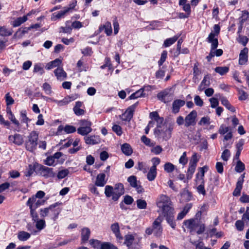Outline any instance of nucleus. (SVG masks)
Returning <instances> with one entry per match:
<instances>
[{"label": "nucleus", "instance_id": "nucleus-49", "mask_svg": "<svg viewBox=\"0 0 249 249\" xmlns=\"http://www.w3.org/2000/svg\"><path fill=\"white\" fill-rule=\"evenodd\" d=\"M36 224V227L39 231H41L46 226V223L44 220L43 219H37L35 221Z\"/></svg>", "mask_w": 249, "mask_h": 249}, {"label": "nucleus", "instance_id": "nucleus-17", "mask_svg": "<svg viewBox=\"0 0 249 249\" xmlns=\"http://www.w3.org/2000/svg\"><path fill=\"white\" fill-rule=\"evenodd\" d=\"M8 139L11 142L16 145H20L23 143V138L22 136L19 134H16L14 135H10Z\"/></svg>", "mask_w": 249, "mask_h": 249}, {"label": "nucleus", "instance_id": "nucleus-8", "mask_svg": "<svg viewBox=\"0 0 249 249\" xmlns=\"http://www.w3.org/2000/svg\"><path fill=\"white\" fill-rule=\"evenodd\" d=\"M81 126L77 129V133L83 136L91 132V123L88 120H82L80 122Z\"/></svg>", "mask_w": 249, "mask_h": 249}, {"label": "nucleus", "instance_id": "nucleus-40", "mask_svg": "<svg viewBox=\"0 0 249 249\" xmlns=\"http://www.w3.org/2000/svg\"><path fill=\"white\" fill-rule=\"evenodd\" d=\"M27 19L28 18L27 16H24L22 17L18 18L13 21L12 25L14 27H18L21 24L26 21Z\"/></svg>", "mask_w": 249, "mask_h": 249}, {"label": "nucleus", "instance_id": "nucleus-51", "mask_svg": "<svg viewBox=\"0 0 249 249\" xmlns=\"http://www.w3.org/2000/svg\"><path fill=\"white\" fill-rule=\"evenodd\" d=\"M141 141L142 142H143L146 145L148 146L149 147H153L155 145V143L152 142L151 140L148 138L146 137L145 136L143 135L141 137Z\"/></svg>", "mask_w": 249, "mask_h": 249}, {"label": "nucleus", "instance_id": "nucleus-48", "mask_svg": "<svg viewBox=\"0 0 249 249\" xmlns=\"http://www.w3.org/2000/svg\"><path fill=\"white\" fill-rule=\"evenodd\" d=\"M35 171V165L29 164L27 167L26 171L24 172L25 176L26 177L31 176Z\"/></svg>", "mask_w": 249, "mask_h": 249}, {"label": "nucleus", "instance_id": "nucleus-10", "mask_svg": "<svg viewBox=\"0 0 249 249\" xmlns=\"http://www.w3.org/2000/svg\"><path fill=\"white\" fill-rule=\"evenodd\" d=\"M127 181L130 185L134 188L139 194H141L144 192V189L141 185L140 181L137 180V177L135 176H131L127 178Z\"/></svg>", "mask_w": 249, "mask_h": 249}, {"label": "nucleus", "instance_id": "nucleus-46", "mask_svg": "<svg viewBox=\"0 0 249 249\" xmlns=\"http://www.w3.org/2000/svg\"><path fill=\"white\" fill-rule=\"evenodd\" d=\"M136 168L137 169L142 171L143 173H146L147 171L148 167L146 164L144 162L139 161Z\"/></svg>", "mask_w": 249, "mask_h": 249}, {"label": "nucleus", "instance_id": "nucleus-35", "mask_svg": "<svg viewBox=\"0 0 249 249\" xmlns=\"http://www.w3.org/2000/svg\"><path fill=\"white\" fill-rule=\"evenodd\" d=\"M187 0H179V5L182 6L183 10L188 14H191V7L189 3H187Z\"/></svg>", "mask_w": 249, "mask_h": 249}, {"label": "nucleus", "instance_id": "nucleus-20", "mask_svg": "<svg viewBox=\"0 0 249 249\" xmlns=\"http://www.w3.org/2000/svg\"><path fill=\"white\" fill-rule=\"evenodd\" d=\"M110 228L111 231L115 235L117 239L119 241H122L123 237L121 234L119 224L118 223H114L111 225Z\"/></svg>", "mask_w": 249, "mask_h": 249}, {"label": "nucleus", "instance_id": "nucleus-13", "mask_svg": "<svg viewBox=\"0 0 249 249\" xmlns=\"http://www.w3.org/2000/svg\"><path fill=\"white\" fill-rule=\"evenodd\" d=\"M39 171L40 175L45 178H53L55 176L53 168L43 165H40Z\"/></svg>", "mask_w": 249, "mask_h": 249}, {"label": "nucleus", "instance_id": "nucleus-56", "mask_svg": "<svg viewBox=\"0 0 249 249\" xmlns=\"http://www.w3.org/2000/svg\"><path fill=\"white\" fill-rule=\"evenodd\" d=\"M188 162L186 152H184L179 159V163L185 166Z\"/></svg>", "mask_w": 249, "mask_h": 249}, {"label": "nucleus", "instance_id": "nucleus-3", "mask_svg": "<svg viewBox=\"0 0 249 249\" xmlns=\"http://www.w3.org/2000/svg\"><path fill=\"white\" fill-rule=\"evenodd\" d=\"M157 204L158 207L162 209V213L174 210L170 198L166 195H160L157 201Z\"/></svg>", "mask_w": 249, "mask_h": 249}, {"label": "nucleus", "instance_id": "nucleus-19", "mask_svg": "<svg viewBox=\"0 0 249 249\" xmlns=\"http://www.w3.org/2000/svg\"><path fill=\"white\" fill-rule=\"evenodd\" d=\"M185 104L184 100L177 99L175 100L172 104V111L174 113H177L179 112V109L183 107Z\"/></svg>", "mask_w": 249, "mask_h": 249}, {"label": "nucleus", "instance_id": "nucleus-6", "mask_svg": "<svg viewBox=\"0 0 249 249\" xmlns=\"http://www.w3.org/2000/svg\"><path fill=\"white\" fill-rule=\"evenodd\" d=\"M174 129V125L172 124H167L160 129H159V135L163 140L168 141L172 136V132Z\"/></svg>", "mask_w": 249, "mask_h": 249}, {"label": "nucleus", "instance_id": "nucleus-61", "mask_svg": "<svg viewBox=\"0 0 249 249\" xmlns=\"http://www.w3.org/2000/svg\"><path fill=\"white\" fill-rule=\"evenodd\" d=\"M64 130L66 133H71L76 131V128L72 125H66L64 128Z\"/></svg>", "mask_w": 249, "mask_h": 249}, {"label": "nucleus", "instance_id": "nucleus-47", "mask_svg": "<svg viewBox=\"0 0 249 249\" xmlns=\"http://www.w3.org/2000/svg\"><path fill=\"white\" fill-rule=\"evenodd\" d=\"M196 184H198V186L197 187V190L199 194H201L203 195H205L206 194V191L204 189V181L202 183L201 181H196Z\"/></svg>", "mask_w": 249, "mask_h": 249}, {"label": "nucleus", "instance_id": "nucleus-44", "mask_svg": "<svg viewBox=\"0 0 249 249\" xmlns=\"http://www.w3.org/2000/svg\"><path fill=\"white\" fill-rule=\"evenodd\" d=\"M215 71L221 75L226 74L229 71L228 67H217L215 68Z\"/></svg>", "mask_w": 249, "mask_h": 249}, {"label": "nucleus", "instance_id": "nucleus-57", "mask_svg": "<svg viewBox=\"0 0 249 249\" xmlns=\"http://www.w3.org/2000/svg\"><path fill=\"white\" fill-rule=\"evenodd\" d=\"M238 99L239 100H245L248 98V95L244 90L238 89Z\"/></svg>", "mask_w": 249, "mask_h": 249}, {"label": "nucleus", "instance_id": "nucleus-25", "mask_svg": "<svg viewBox=\"0 0 249 249\" xmlns=\"http://www.w3.org/2000/svg\"><path fill=\"white\" fill-rule=\"evenodd\" d=\"M85 142L88 144H96L100 142V140L98 136H89L84 138Z\"/></svg>", "mask_w": 249, "mask_h": 249}, {"label": "nucleus", "instance_id": "nucleus-38", "mask_svg": "<svg viewBox=\"0 0 249 249\" xmlns=\"http://www.w3.org/2000/svg\"><path fill=\"white\" fill-rule=\"evenodd\" d=\"M144 89L141 88V89L138 90L132 94L129 97V100L135 99L139 97L144 96Z\"/></svg>", "mask_w": 249, "mask_h": 249}, {"label": "nucleus", "instance_id": "nucleus-62", "mask_svg": "<svg viewBox=\"0 0 249 249\" xmlns=\"http://www.w3.org/2000/svg\"><path fill=\"white\" fill-rule=\"evenodd\" d=\"M167 55V52L166 51L162 52L160 60L158 61V64L160 66H161L165 62Z\"/></svg>", "mask_w": 249, "mask_h": 249}, {"label": "nucleus", "instance_id": "nucleus-9", "mask_svg": "<svg viewBox=\"0 0 249 249\" xmlns=\"http://www.w3.org/2000/svg\"><path fill=\"white\" fill-rule=\"evenodd\" d=\"M162 220V218L160 216H159L153 223V233L157 237H160L162 232V228L161 225Z\"/></svg>", "mask_w": 249, "mask_h": 249}, {"label": "nucleus", "instance_id": "nucleus-22", "mask_svg": "<svg viewBox=\"0 0 249 249\" xmlns=\"http://www.w3.org/2000/svg\"><path fill=\"white\" fill-rule=\"evenodd\" d=\"M105 30V33L107 36H110L112 33V29L111 27V23L109 21H107L104 25H101L99 28V32L101 33L103 30Z\"/></svg>", "mask_w": 249, "mask_h": 249}, {"label": "nucleus", "instance_id": "nucleus-42", "mask_svg": "<svg viewBox=\"0 0 249 249\" xmlns=\"http://www.w3.org/2000/svg\"><path fill=\"white\" fill-rule=\"evenodd\" d=\"M157 169L150 168L147 175V179L150 181L154 180L157 176Z\"/></svg>", "mask_w": 249, "mask_h": 249}, {"label": "nucleus", "instance_id": "nucleus-52", "mask_svg": "<svg viewBox=\"0 0 249 249\" xmlns=\"http://www.w3.org/2000/svg\"><path fill=\"white\" fill-rule=\"evenodd\" d=\"M175 165L171 162H166L164 165V169L167 173H171L175 169Z\"/></svg>", "mask_w": 249, "mask_h": 249}, {"label": "nucleus", "instance_id": "nucleus-26", "mask_svg": "<svg viewBox=\"0 0 249 249\" xmlns=\"http://www.w3.org/2000/svg\"><path fill=\"white\" fill-rule=\"evenodd\" d=\"M210 85V76L209 75H205L202 81L201 82L200 84L198 87V90L199 91H202L204 90L207 87Z\"/></svg>", "mask_w": 249, "mask_h": 249}, {"label": "nucleus", "instance_id": "nucleus-2", "mask_svg": "<svg viewBox=\"0 0 249 249\" xmlns=\"http://www.w3.org/2000/svg\"><path fill=\"white\" fill-rule=\"evenodd\" d=\"M142 237L136 233H128L124 237V244L129 249H138L140 246Z\"/></svg>", "mask_w": 249, "mask_h": 249}, {"label": "nucleus", "instance_id": "nucleus-1", "mask_svg": "<svg viewBox=\"0 0 249 249\" xmlns=\"http://www.w3.org/2000/svg\"><path fill=\"white\" fill-rule=\"evenodd\" d=\"M59 204L58 202H56L47 208L41 209L40 210V216L42 217L48 216L53 221H55L62 211V209L58 207Z\"/></svg>", "mask_w": 249, "mask_h": 249}, {"label": "nucleus", "instance_id": "nucleus-32", "mask_svg": "<svg viewBox=\"0 0 249 249\" xmlns=\"http://www.w3.org/2000/svg\"><path fill=\"white\" fill-rule=\"evenodd\" d=\"M90 231L87 227L84 228L81 231V240L83 242L87 241L90 236Z\"/></svg>", "mask_w": 249, "mask_h": 249}, {"label": "nucleus", "instance_id": "nucleus-59", "mask_svg": "<svg viewBox=\"0 0 249 249\" xmlns=\"http://www.w3.org/2000/svg\"><path fill=\"white\" fill-rule=\"evenodd\" d=\"M242 188V184L240 183H236V188L233 192L234 196H238L240 195L241 191Z\"/></svg>", "mask_w": 249, "mask_h": 249}, {"label": "nucleus", "instance_id": "nucleus-21", "mask_svg": "<svg viewBox=\"0 0 249 249\" xmlns=\"http://www.w3.org/2000/svg\"><path fill=\"white\" fill-rule=\"evenodd\" d=\"M157 97L159 99L165 103L167 102L168 100L172 99V95L169 94L168 90H165L159 93Z\"/></svg>", "mask_w": 249, "mask_h": 249}, {"label": "nucleus", "instance_id": "nucleus-54", "mask_svg": "<svg viewBox=\"0 0 249 249\" xmlns=\"http://www.w3.org/2000/svg\"><path fill=\"white\" fill-rule=\"evenodd\" d=\"M245 169V164L240 160L237 162L235 170L237 172L241 173Z\"/></svg>", "mask_w": 249, "mask_h": 249}, {"label": "nucleus", "instance_id": "nucleus-27", "mask_svg": "<svg viewBox=\"0 0 249 249\" xmlns=\"http://www.w3.org/2000/svg\"><path fill=\"white\" fill-rule=\"evenodd\" d=\"M192 207V205L191 203L187 204L184 207L182 211L178 214L177 217V220H180L182 219L186 215V214L189 212Z\"/></svg>", "mask_w": 249, "mask_h": 249}, {"label": "nucleus", "instance_id": "nucleus-4", "mask_svg": "<svg viewBox=\"0 0 249 249\" xmlns=\"http://www.w3.org/2000/svg\"><path fill=\"white\" fill-rule=\"evenodd\" d=\"M38 134L35 131H32L28 137V140L26 142L25 145L27 150L33 152L34 151L37 145Z\"/></svg>", "mask_w": 249, "mask_h": 249}, {"label": "nucleus", "instance_id": "nucleus-14", "mask_svg": "<svg viewBox=\"0 0 249 249\" xmlns=\"http://www.w3.org/2000/svg\"><path fill=\"white\" fill-rule=\"evenodd\" d=\"M183 224L187 229L190 230V232L196 231L199 226L198 223L194 219L185 220L183 222Z\"/></svg>", "mask_w": 249, "mask_h": 249}, {"label": "nucleus", "instance_id": "nucleus-24", "mask_svg": "<svg viewBox=\"0 0 249 249\" xmlns=\"http://www.w3.org/2000/svg\"><path fill=\"white\" fill-rule=\"evenodd\" d=\"M54 73L57 79L59 80H64L67 77L66 72L61 67H58L54 71Z\"/></svg>", "mask_w": 249, "mask_h": 249}, {"label": "nucleus", "instance_id": "nucleus-18", "mask_svg": "<svg viewBox=\"0 0 249 249\" xmlns=\"http://www.w3.org/2000/svg\"><path fill=\"white\" fill-rule=\"evenodd\" d=\"M107 179L106 178L105 173H100L98 174L96 178L95 185L99 187H103L107 182Z\"/></svg>", "mask_w": 249, "mask_h": 249}, {"label": "nucleus", "instance_id": "nucleus-45", "mask_svg": "<svg viewBox=\"0 0 249 249\" xmlns=\"http://www.w3.org/2000/svg\"><path fill=\"white\" fill-rule=\"evenodd\" d=\"M69 98L65 97L62 100H57L55 99H52V101L55 103L58 106L61 107L66 106L70 103V100H68Z\"/></svg>", "mask_w": 249, "mask_h": 249}, {"label": "nucleus", "instance_id": "nucleus-28", "mask_svg": "<svg viewBox=\"0 0 249 249\" xmlns=\"http://www.w3.org/2000/svg\"><path fill=\"white\" fill-rule=\"evenodd\" d=\"M6 112L8 119L15 125L18 126L19 125V122L16 119L14 115L13 114L10 107H7Z\"/></svg>", "mask_w": 249, "mask_h": 249}, {"label": "nucleus", "instance_id": "nucleus-58", "mask_svg": "<svg viewBox=\"0 0 249 249\" xmlns=\"http://www.w3.org/2000/svg\"><path fill=\"white\" fill-rule=\"evenodd\" d=\"M69 170L67 169H63L58 172L57 177L59 179H62L66 177L69 174Z\"/></svg>", "mask_w": 249, "mask_h": 249}, {"label": "nucleus", "instance_id": "nucleus-33", "mask_svg": "<svg viewBox=\"0 0 249 249\" xmlns=\"http://www.w3.org/2000/svg\"><path fill=\"white\" fill-rule=\"evenodd\" d=\"M67 13H68V12L65 8H64L63 10L59 11L57 13H54L53 14L51 17V19L52 20H55L56 19L63 18Z\"/></svg>", "mask_w": 249, "mask_h": 249}, {"label": "nucleus", "instance_id": "nucleus-15", "mask_svg": "<svg viewBox=\"0 0 249 249\" xmlns=\"http://www.w3.org/2000/svg\"><path fill=\"white\" fill-rule=\"evenodd\" d=\"M175 212L174 211H171L170 212H168L165 213H163V214L164 217L166 218V220L167 223L170 225V226L173 228L175 229L176 228V224L174 216Z\"/></svg>", "mask_w": 249, "mask_h": 249}, {"label": "nucleus", "instance_id": "nucleus-31", "mask_svg": "<svg viewBox=\"0 0 249 249\" xmlns=\"http://www.w3.org/2000/svg\"><path fill=\"white\" fill-rule=\"evenodd\" d=\"M121 150L123 153L126 156H130L133 153V150L130 145L127 143H124L123 145H122Z\"/></svg>", "mask_w": 249, "mask_h": 249}, {"label": "nucleus", "instance_id": "nucleus-29", "mask_svg": "<svg viewBox=\"0 0 249 249\" xmlns=\"http://www.w3.org/2000/svg\"><path fill=\"white\" fill-rule=\"evenodd\" d=\"M30 30H31L30 27H25L22 29L21 28L19 29L18 31L14 35L13 38H21L24 36V35L27 33Z\"/></svg>", "mask_w": 249, "mask_h": 249}, {"label": "nucleus", "instance_id": "nucleus-34", "mask_svg": "<svg viewBox=\"0 0 249 249\" xmlns=\"http://www.w3.org/2000/svg\"><path fill=\"white\" fill-rule=\"evenodd\" d=\"M180 35H177L173 36V37L169 38L165 40L164 41V43L163 46L164 47H168L170 46L171 45L173 44L178 38Z\"/></svg>", "mask_w": 249, "mask_h": 249}, {"label": "nucleus", "instance_id": "nucleus-5", "mask_svg": "<svg viewBox=\"0 0 249 249\" xmlns=\"http://www.w3.org/2000/svg\"><path fill=\"white\" fill-rule=\"evenodd\" d=\"M198 160L199 158L197 157V154L195 153L192 155L189 163V166L187 171V178L188 179H191L192 178Z\"/></svg>", "mask_w": 249, "mask_h": 249}, {"label": "nucleus", "instance_id": "nucleus-30", "mask_svg": "<svg viewBox=\"0 0 249 249\" xmlns=\"http://www.w3.org/2000/svg\"><path fill=\"white\" fill-rule=\"evenodd\" d=\"M91 244L94 245V247L96 245H100V249H109L110 247L111 243L108 242H104L101 243L99 241L97 240H90Z\"/></svg>", "mask_w": 249, "mask_h": 249}, {"label": "nucleus", "instance_id": "nucleus-43", "mask_svg": "<svg viewBox=\"0 0 249 249\" xmlns=\"http://www.w3.org/2000/svg\"><path fill=\"white\" fill-rule=\"evenodd\" d=\"M198 172L196 175L195 181H201V182L203 183V181H204V177L205 172L200 168H198Z\"/></svg>", "mask_w": 249, "mask_h": 249}, {"label": "nucleus", "instance_id": "nucleus-11", "mask_svg": "<svg viewBox=\"0 0 249 249\" xmlns=\"http://www.w3.org/2000/svg\"><path fill=\"white\" fill-rule=\"evenodd\" d=\"M197 112L193 110L185 118V126L188 127L190 126H194L196 124V118Z\"/></svg>", "mask_w": 249, "mask_h": 249}, {"label": "nucleus", "instance_id": "nucleus-55", "mask_svg": "<svg viewBox=\"0 0 249 249\" xmlns=\"http://www.w3.org/2000/svg\"><path fill=\"white\" fill-rule=\"evenodd\" d=\"M237 39L238 42L242 44L244 46H245L247 45L249 41V38L246 36H243L240 35H238V37Z\"/></svg>", "mask_w": 249, "mask_h": 249}, {"label": "nucleus", "instance_id": "nucleus-60", "mask_svg": "<svg viewBox=\"0 0 249 249\" xmlns=\"http://www.w3.org/2000/svg\"><path fill=\"white\" fill-rule=\"evenodd\" d=\"M45 163L46 165L49 166L56 164L57 163L53 156L47 157Z\"/></svg>", "mask_w": 249, "mask_h": 249}, {"label": "nucleus", "instance_id": "nucleus-50", "mask_svg": "<svg viewBox=\"0 0 249 249\" xmlns=\"http://www.w3.org/2000/svg\"><path fill=\"white\" fill-rule=\"evenodd\" d=\"M114 189L117 192V193L119 194V197L124 193V185L122 183H119L116 184L115 186Z\"/></svg>", "mask_w": 249, "mask_h": 249}, {"label": "nucleus", "instance_id": "nucleus-37", "mask_svg": "<svg viewBox=\"0 0 249 249\" xmlns=\"http://www.w3.org/2000/svg\"><path fill=\"white\" fill-rule=\"evenodd\" d=\"M13 33L12 29H8L5 26H0V36H11Z\"/></svg>", "mask_w": 249, "mask_h": 249}, {"label": "nucleus", "instance_id": "nucleus-16", "mask_svg": "<svg viewBox=\"0 0 249 249\" xmlns=\"http://www.w3.org/2000/svg\"><path fill=\"white\" fill-rule=\"evenodd\" d=\"M149 117L157 122L158 128H161V126L163 124L164 119L163 117H160L157 111L151 112L149 114Z\"/></svg>", "mask_w": 249, "mask_h": 249}, {"label": "nucleus", "instance_id": "nucleus-23", "mask_svg": "<svg viewBox=\"0 0 249 249\" xmlns=\"http://www.w3.org/2000/svg\"><path fill=\"white\" fill-rule=\"evenodd\" d=\"M248 49L244 48L239 54V63L240 65H244L248 61Z\"/></svg>", "mask_w": 249, "mask_h": 249}, {"label": "nucleus", "instance_id": "nucleus-41", "mask_svg": "<svg viewBox=\"0 0 249 249\" xmlns=\"http://www.w3.org/2000/svg\"><path fill=\"white\" fill-rule=\"evenodd\" d=\"M30 234L24 231H19L18 234V238L20 241H24L27 240L30 237Z\"/></svg>", "mask_w": 249, "mask_h": 249}, {"label": "nucleus", "instance_id": "nucleus-39", "mask_svg": "<svg viewBox=\"0 0 249 249\" xmlns=\"http://www.w3.org/2000/svg\"><path fill=\"white\" fill-rule=\"evenodd\" d=\"M221 102L224 106L231 112H234L235 111V108L230 104L228 100L226 98H221Z\"/></svg>", "mask_w": 249, "mask_h": 249}, {"label": "nucleus", "instance_id": "nucleus-53", "mask_svg": "<svg viewBox=\"0 0 249 249\" xmlns=\"http://www.w3.org/2000/svg\"><path fill=\"white\" fill-rule=\"evenodd\" d=\"M137 206L140 209H145L147 207V203L145 200L139 199L136 201Z\"/></svg>", "mask_w": 249, "mask_h": 249}, {"label": "nucleus", "instance_id": "nucleus-63", "mask_svg": "<svg viewBox=\"0 0 249 249\" xmlns=\"http://www.w3.org/2000/svg\"><path fill=\"white\" fill-rule=\"evenodd\" d=\"M70 23L69 21H67L66 23V26L62 27V32L65 33L71 34L72 31V27H71L69 24Z\"/></svg>", "mask_w": 249, "mask_h": 249}, {"label": "nucleus", "instance_id": "nucleus-36", "mask_svg": "<svg viewBox=\"0 0 249 249\" xmlns=\"http://www.w3.org/2000/svg\"><path fill=\"white\" fill-rule=\"evenodd\" d=\"M62 63V61L59 58L48 63L46 66V69L49 70L54 67L59 66Z\"/></svg>", "mask_w": 249, "mask_h": 249}, {"label": "nucleus", "instance_id": "nucleus-7", "mask_svg": "<svg viewBox=\"0 0 249 249\" xmlns=\"http://www.w3.org/2000/svg\"><path fill=\"white\" fill-rule=\"evenodd\" d=\"M218 133L220 135L224 136V142L231 139L233 137V129L232 128L224 124L220 125L218 130Z\"/></svg>", "mask_w": 249, "mask_h": 249}, {"label": "nucleus", "instance_id": "nucleus-64", "mask_svg": "<svg viewBox=\"0 0 249 249\" xmlns=\"http://www.w3.org/2000/svg\"><path fill=\"white\" fill-rule=\"evenodd\" d=\"M230 151L228 149H225L222 153L221 159L223 160L227 161L230 158Z\"/></svg>", "mask_w": 249, "mask_h": 249}, {"label": "nucleus", "instance_id": "nucleus-12", "mask_svg": "<svg viewBox=\"0 0 249 249\" xmlns=\"http://www.w3.org/2000/svg\"><path fill=\"white\" fill-rule=\"evenodd\" d=\"M105 194L107 197H112V199L115 201L119 198V194L117 193L112 186L107 185L105 189Z\"/></svg>", "mask_w": 249, "mask_h": 249}]
</instances>
